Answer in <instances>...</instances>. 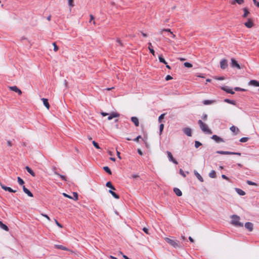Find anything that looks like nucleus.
I'll list each match as a JSON object with an SVG mask.
<instances>
[{"label": "nucleus", "mask_w": 259, "mask_h": 259, "mask_svg": "<svg viewBox=\"0 0 259 259\" xmlns=\"http://www.w3.org/2000/svg\"><path fill=\"white\" fill-rule=\"evenodd\" d=\"M222 90L226 91L227 93H229L231 94H234L235 93L232 90L229 89L228 87H224L222 88Z\"/></svg>", "instance_id": "4be33fe9"}, {"label": "nucleus", "mask_w": 259, "mask_h": 259, "mask_svg": "<svg viewBox=\"0 0 259 259\" xmlns=\"http://www.w3.org/2000/svg\"><path fill=\"white\" fill-rule=\"evenodd\" d=\"M131 120L135 124V125L136 126H139V119H138L137 117H132L131 118Z\"/></svg>", "instance_id": "6ab92c4d"}, {"label": "nucleus", "mask_w": 259, "mask_h": 259, "mask_svg": "<svg viewBox=\"0 0 259 259\" xmlns=\"http://www.w3.org/2000/svg\"><path fill=\"white\" fill-rule=\"evenodd\" d=\"M235 190L239 195L244 196L245 195V192L239 188H235Z\"/></svg>", "instance_id": "a211bd4d"}, {"label": "nucleus", "mask_w": 259, "mask_h": 259, "mask_svg": "<svg viewBox=\"0 0 259 259\" xmlns=\"http://www.w3.org/2000/svg\"><path fill=\"white\" fill-rule=\"evenodd\" d=\"M143 231L145 233H146L147 234H149V231H148V229L146 228V227H144L143 228Z\"/></svg>", "instance_id": "6e6d98bb"}, {"label": "nucleus", "mask_w": 259, "mask_h": 259, "mask_svg": "<svg viewBox=\"0 0 259 259\" xmlns=\"http://www.w3.org/2000/svg\"><path fill=\"white\" fill-rule=\"evenodd\" d=\"M0 227L6 231H9V228L8 227V226L7 225H6L5 224H3L1 221H0Z\"/></svg>", "instance_id": "b1692460"}, {"label": "nucleus", "mask_w": 259, "mask_h": 259, "mask_svg": "<svg viewBox=\"0 0 259 259\" xmlns=\"http://www.w3.org/2000/svg\"><path fill=\"white\" fill-rule=\"evenodd\" d=\"M73 199L76 200L78 199V194L77 192H73Z\"/></svg>", "instance_id": "c03bdc74"}, {"label": "nucleus", "mask_w": 259, "mask_h": 259, "mask_svg": "<svg viewBox=\"0 0 259 259\" xmlns=\"http://www.w3.org/2000/svg\"><path fill=\"white\" fill-rule=\"evenodd\" d=\"M17 179L18 183L20 185H23L24 184V181L20 177H18Z\"/></svg>", "instance_id": "4c0bfd02"}, {"label": "nucleus", "mask_w": 259, "mask_h": 259, "mask_svg": "<svg viewBox=\"0 0 259 259\" xmlns=\"http://www.w3.org/2000/svg\"><path fill=\"white\" fill-rule=\"evenodd\" d=\"M164 128V124L161 123L159 125V135H160L163 130Z\"/></svg>", "instance_id": "a19ab883"}, {"label": "nucleus", "mask_w": 259, "mask_h": 259, "mask_svg": "<svg viewBox=\"0 0 259 259\" xmlns=\"http://www.w3.org/2000/svg\"><path fill=\"white\" fill-rule=\"evenodd\" d=\"M217 153L220 154H224V155H230V151H217L216 152Z\"/></svg>", "instance_id": "72a5a7b5"}, {"label": "nucleus", "mask_w": 259, "mask_h": 259, "mask_svg": "<svg viewBox=\"0 0 259 259\" xmlns=\"http://www.w3.org/2000/svg\"><path fill=\"white\" fill-rule=\"evenodd\" d=\"M141 138V136H138L136 138H135L134 141L135 142H138L139 139Z\"/></svg>", "instance_id": "e2e57ef3"}, {"label": "nucleus", "mask_w": 259, "mask_h": 259, "mask_svg": "<svg viewBox=\"0 0 259 259\" xmlns=\"http://www.w3.org/2000/svg\"><path fill=\"white\" fill-rule=\"evenodd\" d=\"M247 184L249 185H254V186H256V184L254 182H253L251 181H247L246 182Z\"/></svg>", "instance_id": "49530a36"}, {"label": "nucleus", "mask_w": 259, "mask_h": 259, "mask_svg": "<svg viewBox=\"0 0 259 259\" xmlns=\"http://www.w3.org/2000/svg\"><path fill=\"white\" fill-rule=\"evenodd\" d=\"M158 59H159V61L160 62L162 63H163L164 64H167V62H166V61L163 58V57H162V55L159 56V57H158Z\"/></svg>", "instance_id": "f704fd0d"}, {"label": "nucleus", "mask_w": 259, "mask_h": 259, "mask_svg": "<svg viewBox=\"0 0 259 259\" xmlns=\"http://www.w3.org/2000/svg\"><path fill=\"white\" fill-rule=\"evenodd\" d=\"M25 169L29 173L32 177L35 176V172L28 166H26L25 167Z\"/></svg>", "instance_id": "412c9836"}, {"label": "nucleus", "mask_w": 259, "mask_h": 259, "mask_svg": "<svg viewBox=\"0 0 259 259\" xmlns=\"http://www.w3.org/2000/svg\"><path fill=\"white\" fill-rule=\"evenodd\" d=\"M232 221L231 224L235 226H238L242 227L243 224L239 222L240 217L237 215L233 214L231 216Z\"/></svg>", "instance_id": "7ed1b4c3"}, {"label": "nucleus", "mask_w": 259, "mask_h": 259, "mask_svg": "<svg viewBox=\"0 0 259 259\" xmlns=\"http://www.w3.org/2000/svg\"><path fill=\"white\" fill-rule=\"evenodd\" d=\"M23 190L28 196L31 197L33 196V194L28 189H27L25 186H23Z\"/></svg>", "instance_id": "4468645a"}, {"label": "nucleus", "mask_w": 259, "mask_h": 259, "mask_svg": "<svg viewBox=\"0 0 259 259\" xmlns=\"http://www.w3.org/2000/svg\"><path fill=\"white\" fill-rule=\"evenodd\" d=\"M55 247L58 249H60L63 250H67V248L61 245H55Z\"/></svg>", "instance_id": "473e14b6"}, {"label": "nucleus", "mask_w": 259, "mask_h": 259, "mask_svg": "<svg viewBox=\"0 0 259 259\" xmlns=\"http://www.w3.org/2000/svg\"><path fill=\"white\" fill-rule=\"evenodd\" d=\"M207 118V114H203V115H202V118L203 120H206Z\"/></svg>", "instance_id": "052dcab7"}, {"label": "nucleus", "mask_w": 259, "mask_h": 259, "mask_svg": "<svg viewBox=\"0 0 259 259\" xmlns=\"http://www.w3.org/2000/svg\"><path fill=\"white\" fill-rule=\"evenodd\" d=\"M214 102V101L209 100H204L203 101V104L206 105L211 104Z\"/></svg>", "instance_id": "c756f323"}, {"label": "nucleus", "mask_w": 259, "mask_h": 259, "mask_svg": "<svg viewBox=\"0 0 259 259\" xmlns=\"http://www.w3.org/2000/svg\"><path fill=\"white\" fill-rule=\"evenodd\" d=\"M164 240L167 243L175 248H180L182 247V245L180 241L176 239H172L166 237L164 238Z\"/></svg>", "instance_id": "f257e3e1"}, {"label": "nucleus", "mask_w": 259, "mask_h": 259, "mask_svg": "<svg viewBox=\"0 0 259 259\" xmlns=\"http://www.w3.org/2000/svg\"><path fill=\"white\" fill-rule=\"evenodd\" d=\"M172 78V77L170 75H167L165 77L166 80H169Z\"/></svg>", "instance_id": "13d9d810"}, {"label": "nucleus", "mask_w": 259, "mask_h": 259, "mask_svg": "<svg viewBox=\"0 0 259 259\" xmlns=\"http://www.w3.org/2000/svg\"><path fill=\"white\" fill-rule=\"evenodd\" d=\"M119 116V114L116 112H112L111 114H109L108 117V120H110L114 117H118Z\"/></svg>", "instance_id": "f8f14e48"}, {"label": "nucleus", "mask_w": 259, "mask_h": 259, "mask_svg": "<svg viewBox=\"0 0 259 259\" xmlns=\"http://www.w3.org/2000/svg\"><path fill=\"white\" fill-rule=\"evenodd\" d=\"M245 26L247 28H251L253 26V22L250 19H248L247 21L244 23Z\"/></svg>", "instance_id": "dca6fc26"}, {"label": "nucleus", "mask_w": 259, "mask_h": 259, "mask_svg": "<svg viewBox=\"0 0 259 259\" xmlns=\"http://www.w3.org/2000/svg\"><path fill=\"white\" fill-rule=\"evenodd\" d=\"M166 153L167 154V157L168 158L169 161L173 162L174 163H175L176 164H177L178 162L175 158H174L171 153L168 151L166 152Z\"/></svg>", "instance_id": "20e7f679"}, {"label": "nucleus", "mask_w": 259, "mask_h": 259, "mask_svg": "<svg viewBox=\"0 0 259 259\" xmlns=\"http://www.w3.org/2000/svg\"><path fill=\"white\" fill-rule=\"evenodd\" d=\"M106 186L108 188H110L111 190H115V187L113 186L111 182L110 181L106 183Z\"/></svg>", "instance_id": "c85d7f7f"}, {"label": "nucleus", "mask_w": 259, "mask_h": 259, "mask_svg": "<svg viewBox=\"0 0 259 259\" xmlns=\"http://www.w3.org/2000/svg\"><path fill=\"white\" fill-rule=\"evenodd\" d=\"M253 4L259 8V3L256 0H252Z\"/></svg>", "instance_id": "5fc2aeb1"}, {"label": "nucleus", "mask_w": 259, "mask_h": 259, "mask_svg": "<svg viewBox=\"0 0 259 259\" xmlns=\"http://www.w3.org/2000/svg\"><path fill=\"white\" fill-rule=\"evenodd\" d=\"M73 0H68V5L71 7L73 6Z\"/></svg>", "instance_id": "3c124183"}, {"label": "nucleus", "mask_w": 259, "mask_h": 259, "mask_svg": "<svg viewBox=\"0 0 259 259\" xmlns=\"http://www.w3.org/2000/svg\"><path fill=\"white\" fill-rule=\"evenodd\" d=\"M148 49L150 51V52L154 56V54H155V51L154 50L152 49V44L151 42H149L148 44Z\"/></svg>", "instance_id": "393cba45"}, {"label": "nucleus", "mask_w": 259, "mask_h": 259, "mask_svg": "<svg viewBox=\"0 0 259 259\" xmlns=\"http://www.w3.org/2000/svg\"><path fill=\"white\" fill-rule=\"evenodd\" d=\"M224 101L226 103H229V104H231L232 105L235 104V102L234 100H231L228 99H225Z\"/></svg>", "instance_id": "e433bc0d"}, {"label": "nucleus", "mask_w": 259, "mask_h": 259, "mask_svg": "<svg viewBox=\"0 0 259 259\" xmlns=\"http://www.w3.org/2000/svg\"><path fill=\"white\" fill-rule=\"evenodd\" d=\"M222 178L223 179H225V180H226L227 181H229V179L225 175H222Z\"/></svg>", "instance_id": "680f3d73"}, {"label": "nucleus", "mask_w": 259, "mask_h": 259, "mask_svg": "<svg viewBox=\"0 0 259 259\" xmlns=\"http://www.w3.org/2000/svg\"><path fill=\"white\" fill-rule=\"evenodd\" d=\"M164 115H165V114L163 113V114H161L159 116V117H158V121H159V122H161L162 119H163V118L164 117Z\"/></svg>", "instance_id": "a18cd8bd"}, {"label": "nucleus", "mask_w": 259, "mask_h": 259, "mask_svg": "<svg viewBox=\"0 0 259 259\" xmlns=\"http://www.w3.org/2000/svg\"><path fill=\"white\" fill-rule=\"evenodd\" d=\"M63 195L65 197L69 198L70 199H72V197L71 196H70V195H68V194H66L65 193H63Z\"/></svg>", "instance_id": "bf43d9fd"}, {"label": "nucleus", "mask_w": 259, "mask_h": 259, "mask_svg": "<svg viewBox=\"0 0 259 259\" xmlns=\"http://www.w3.org/2000/svg\"><path fill=\"white\" fill-rule=\"evenodd\" d=\"M53 46H54V51L55 52L57 51L58 50V46H57V45H56V42H54V43L53 44Z\"/></svg>", "instance_id": "09e8293b"}, {"label": "nucleus", "mask_w": 259, "mask_h": 259, "mask_svg": "<svg viewBox=\"0 0 259 259\" xmlns=\"http://www.w3.org/2000/svg\"><path fill=\"white\" fill-rule=\"evenodd\" d=\"M41 215L43 217H45L48 221H51L50 217L47 214L41 213Z\"/></svg>", "instance_id": "864d4df0"}, {"label": "nucleus", "mask_w": 259, "mask_h": 259, "mask_svg": "<svg viewBox=\"0 0 259 259\" xmlns=\"http://www.w3.org/2000/svg\"><path fill=\"white\" fill-rule=\"evenodd\" d=\"M138 153L140 155H143V152H142V151L140 149H138Z\"/></svg>", "instance_id": "774afa93"}, {"label": "nucleus", "mask_w": 259, "mask_h": 259, "mask_svg": "<svg viewBox=\"0 0 259 259\" xmlns=\"http://www.w3.org/2000/svg\"><path fill=\"white\" fill-rule=\"evenodd\" d=\"M92 143H93V145L94 146V147H95L96 148H97V149H100V146H99V144H98V143H97V142H95V141H93L92 142Z\"/></svg>", "instance_id": "ea45409f"}, {"label": "nucleus", "mask_w": 259, "mask_h": 259, "mask_svg": "<svg viewBox=\"0 0 259 259\" xmlns=\"http://www.w3.org/2000/svg\"><path fill=\"white\" fill-rule=\"evenodd\" d=\"M41 100H42V101H43V103H44V106L48 109H49V108H50V104H49V103L48 102V100L47 99H46V98H42Z\"/></svg>", "instance_id": "aec40b11"}, {"label": "nucleus", "mask_w": 259, "mask_h": 259, "mask_svg": "<svg viewBox=\"0 0 259 259\" xmlns=\"http://www.w3.org/2000/svg\"><path fill=\"white\" fill-rule=\"evenodd\" d=\"M231 66L232 67H236L240 69V66L237 62L233 58L231 59Z\"/></svg>", "instance_id": "1a4fd4ad"}, {"label": "nucleus", "mask_w": 259, "mask_h": 259, "mask_svg": "<svg viewBox=\"0 0 259 259\" xmlns=\"http://www.w3.org/2000/svg\"><path fill=\"white\" fill-rule=\"evenodd\" d=\"M209 177H210L211 178H216L215 171L213 170H211L209 174Z\"/></svg>", "instance_id": "2f4dec72"}, {"label": "nucleus", "mask_w": 259, "mask_h": 259, "mask_svg": "<svg viewBox=\"0 0 259 259\" xmlns=\"http://www.w3.org/2000/svg\"><path fill=\"white\" fill-rule=\"evenodd\" d=\"M228 66V62L227 60L223 59L220 62V67L223 69H225Z\"/></svg>", "instance_id": "0eeeda50"}, {"label": "nucleus", "mask_w": 259, "mask_h": 259, "mask_svg": "<svg viewBox=\"0 0 259 259\" xmlns=\"http://www.w3.org/2000/svg\"><path fill=\"white\" fill-rule=\"evenodd\" d=\"M198 123L199 125L200 128L202 130V131L207 134H211L212 132L210 130H209L207 126V125L204 123L201 120H199L198 121Z\"/></svg>", "instance_id": "f03ea898"}, {"label": "nucleus", "mask_w": 259, "mask_h": 259, "mask_svg": "<svg viewBox=\"0 0 259 259\" xmlns=\"http://www.w3.org/2000/svg\"><path fill=\"white\" fill-rule=\"evenodd\" d=\"M185 67L187 68H191L192 67V64L189 62H185L184 64Z\"/></svg>", "instance_id": "79ce46f5"}, {"label": "nucleus", "mask_w": 259, "mask_h": 259, "mask_svg": "<svg viewBox=\"0 0 259 259\" xmlns=\"http://www.w3.org/2000/svg\"><path fill=\"white\" fill-rule=\"evenodd\" d=\"M217 80H222L224 79V77L223 76L217 77L215 78Z\"/></svg>", "instance_id": "0e129e2a"}, {"label": "nucleus", "mask_w": 259, "mask_h": 259, "mask_svg": "<svg viewBox=\"0 0 259 259\" xmlns=\"http://www.w3.org/2000/svg\"><path fill=\"white\" fill-rule=\"evenodd\" d=\"M234 90L235 91H245V90L244 89H242V88H239V87H236L234 88Z\"/></svg>", "instance_id": "de8ad7c7"}, {"label": "nucleus", "mask_w": 259, "mask_h": 259, "mask_svg": "<svg viewBox=\"0 0 259 259\" xmlns=\"http://www.w3.org/2000/svg\"><path fill=\"white\" fill-rule=\"evenodd\" d=\"M1 186L3 189L6 191H8L9 192L11 193H15L16 192V190H14L12 189L11 188L9 187H7L5 186L4 185H3L2 184H1Z\"/></svg>", "instance_id": "423d86ee"}, {"label": "nucleus", "mask_w": 259, "mask_h": 259, "mask_svg": "<svg viewBox=\"0 0 259 259\" xmlns=\"http://www.w3.org/2000/svg\"><path fill=\"white\" fill-rule=\"evenodd\" d=\"M180 174L183 177H186V174L185 172L182 169H180Z\"/></svg>", "instance_id": "8fccbe9b"}, {"label": "nucleus", "mask_w": 259, "mask_h": 259, "mask_svg": "<svg viewBox=\"0 0 259 259\" xmlns=\"http://www.w3.org/2000/svg\"><path fill=\"white\" fill-rule=\"evenodd\" d=\"M109 192L112 195V196L118 199L119 198V196L118 194H117L116 193H115L114 191H113L112 190H109Z\"/></svg>", "instance_id": "bb28decb"}, {"label": "nucleus", "mask_w": 259, "mask_h": 259, "mask_svg": "<svg viewBox=\"0 0 259 259\" xmlns=\"http://www.w3.org/2000/svg\"><path fill=\"white\" fill-rule=\"evenodd\" d=\"M55 223L60 228H62L63 226H62V225L61 224H60L56 220H55Z\"/></svg>", "instance_id": "4d7b16f0"}, {"label": "nucleus", "mask_w": 259, "mask_h": 259, "mask_svg": "<svg viewBox=\"0 0 259 259\" xmlns=\"http://www.w3.org/2000/svg\"><path fill=\"white\" fill-rule=\"evenodd\" d=\"M211 139L214 140L217 143L224 142V140L222 138L214 135L211 137Z\"/></svg>", "instance_id": "6e6552de"}, {"label": "nucleus", "mask_w": 259, "mask_h": 259, "mask_svg": "<svg viewBox=\"0 0 259 259\" xmlns=\"http://www.w3.org/2000/svg\"><path fill=\"white\" fill-rule=\"evenodd\" d=\"M230 155H241V153L239 152H230Z\"/></svg>", "instance_id": "603ef678"}, {"label": "nucleus", "mask_w": 259, "mask_h": 259, "mask_svg": "<svg viewBox=\"0 0 259 259\" xmlns=\"http://www.w3.org/2000/svg\"><path fill=\"white\" fill-rule=\"evenodd\" d=\"M243 10L244 11V14L242 15V17L243 18H246L248 16V15L249 14V12L248 10L247 9V8H243Z\"/></svg>", "instance_id": "cd10ccee"}, {"label": "nucleus", "mask_w": 259, "mask_h": 259, "mask_svg": "<svg viewBox=\"0 0 259 259\" xmlns=\"http://www.w3.org/2000/svg\"><path fill=\"white\" fill-rule=\"evenodd\" d=\"M194 175L197 177V178L201 182H203L204 181L203 178L201 177V176L196 170H195L194 171Z\"/></svg>", "instance_id": "f3484780"}, {"label": "nucleus", "mask_w": 259, "mask_h": 259, "mask_svg": "<svg viewBox=\"0 0 259 259\" xmlns=\"http://www.w3.org/2000/svg\"><path fill=\"white\" fill-rule=\"evenodd\" d=\"M248 85L254 87H259V81L256 80H251L248 82Z\"/></svg>", "instance_id": "ddd939ff"}, {"label": "nucleus", "mask_w": 259, "mask_h": 259, "mask_svg": "<svg viewBox=\"0 0 259 259\" xmlns=\"http://www.w3.org/2000/svg\"><path fill=\"white\" fill-rule=\"evenodd\" d=\"M230 131L235 133V135H237L239 133V130L238 127H236L234 125H232L230 128Z\"/></svg>", "instance_id": "2eb2a0df"}, {"label": "nucleus", "mask_w": 259, "mask_h": 259, "mask_svg": "<svg viewBox=\"0 0 259 259\" xmlns=\"http://www.w3.org/2000/svg\"><path fill=\"white\" fill-rule=\"evenodd\" d=\"M202 145V144L199 142V141H196L195 142V148H198L199 147H200L201 145Z\"/></svg>", "instance_id": "37998d69"}, {"label": "nucleus", "mask_w": 259, "mask_h": 259, "mask_svg": "<svg viewBox=\"0 0 259 259\" xmlns=\"http://www.w3.org/2000/svg\"><path fill=\"white\" fill-rule=\"evenodd\" d=\"M245 227L249 231H252L253 230V225L252 223L247 222L245 224Z\"/></svg>", "instance_id": "9b49d317"}, {"label": "nucleus", "mask_w": 259, "mask_h": 259, "mask_svg": "<svg viewBox=\"0 0 259 259\" xmlns=\"http://www.w3.org/2000/svg\"><path fill=\"white\" fill-rule=\"evenodd\" d=\"M244 3V0H233L231 4L232 5H235L236 3L238 4L239 5H241Z\"/></svg>", "instance_id": "a878e982"}, {"label": "nucleus", "mask_w": 259, "mask_h": 259, "mask_svg": "<svg viewBox=\"0 0 259 259\" xmlns=\"http://www.w3.org/2000/svg\"><path fill=\"white\" fill-rule=\"evenodd\" d=\"M54 174L60 177V178L63 181H67V179H66V178L65 176L64 175H60L59 174V173H58L56 171H55L54 172Z\"/></svg>", "instance_id": "7c9ffc66"}, {"label": "nucleus", "mask_w": 259, "mask_h": 259, "mask_svg": "<svg viewBox=\"0 0 259 259\" xmlns=\"http://www.w3.org/2000/svg\"><path fill=\"white\" fill-rule=\"evenodd\" d=\"M248 139L249 138L248 137H243L240 139L239 141L240 142L244 143L246 142L248 140Z\"/></svg>", "instance_id": "58836bf2"}, {"label": "nucleus", "mask_w": 259, "mask_h": 259, "mask_svg": "<svg viewBox=\"0 0 259 259\" xmlns=\"http://www.w3.org/2000/svg\"><path fill=\"white\" fill-rule=\"evenodd\" d=\"M183 133L189 137L192 136V130L190 127H185L182 130Z\"/></svg>", "instance_id": "39448f33"}, {"label": "nucleus", "mask_w": 259, "mask_h": 259, "mask_svg": "<svg viewBox=\"0 0 259 259\" xmlns=\"http://www.w3.org/2000/svg\"><path fill=\"white\" fill-rule=\"evenodd\" d=\"M103 169L109 175H111L112 172L108 166L103 167Z\"/></svg>", "instance_id": "c9c22d12"}, {"label": "nucleus", "mask_w": 259, "mask_h": 259, "mask_svg": "<svg viewBox=\"0 0 259 259\" xmlns=\"http://www.w3.org/2000/svg\"><path fill=\"white\" fill-rule=\"evenodd\" d=\"M174 191L178 196H181L182 195V191L178 188H174Z\"/></svg>", "instance_id": "5701e85b"}, {"label": "nucleus", "mask_w": 259, "mask_h": 259, "mask_svg": "<svg viewBox=\"0 0 259 259\" xmlns=\"http://www.w3.org/2000/svg\"><path fill=\"white\" fill-rule=\"evenodd\" d=\"M10 90L14 91L16 93H18L19 95L22 94L21 91L17 88L16 86H12L9 87Z\"/></svg>", "instance_id": "9d476101"}, {"label": "nucleus", "mask_w": 259, "mask_h": 259, "mask_svg": "<svg viewBox=\"0 0 259 259\" xmlns=\"http://www.w3.org/2000/svg\"><path fill=\"white\" fill-rule=\"evenodd\" d=\"M101 114L102 115V116H106V115H109V114H108V113H106V112H102L101 113Z\"/></svg>", "instance_id": "338daca9"}, {"label": "nucleus", "mask_w": 259, "mask_h": 259, "mask_svg": "<svg viewBox=\"0 0 259 259\" xmlns=\"http://www.w3.org/2000/svg\"><path fill=\"white\" fill-rule=\"evenodd\" d=\"M7 145L8 146L11 147L12 146V143L10 141H7Z\"/></svg>", "instance_id": "69168bd1"}]
</instances>
